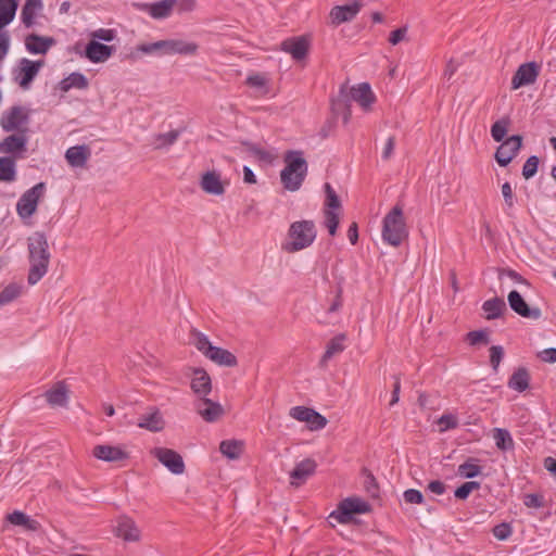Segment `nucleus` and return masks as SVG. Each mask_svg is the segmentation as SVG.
I'll return each instance as SVG.
<instances>
[{
	"label": "nucleus",
	"mask_w": 556,
	"mask_h": 556,
	"mask_svg": "<svg viewBox=\"0 0 556 556\" xmlns=\"http://www.w3.org/2000/svg\"><path fill=\"white\" fill-rule=\"evenodd\" d=\"M29 270L27 282L36 285L48 273L51 253L47 236L42 231H36L27 239Z\"/></svg>",
	"instance_id": "f257e3e1"
},
{
	"label": "nucleus",
	"mask_w": 556,
	"mask_h": 556,
	"mask_svg": "<svg viewBox=\"0 0 556 556\" xmlns=\"http://www.w3.org/2000/svg\"><path fill=\"white\" fill-rule=\"evenodd\" d=\"M285 168L280 172V180L288 191H296L301 188L308 170V165L300 150H289L285 153Z\"/></svg>",
	"instance_id": "f03ea898"
},
{
	"label": "nucleus",
	"mask_w": 556,
	"mask_h": 556,
	"mask_svg": "<svg viewBox=\"0 0 556 556\" xmlns=\"http://www.w3.org/2000/svg\"><path fill=\"white\" fill-rule=\"evenodd\" d=\"M316 236L317 230L313 220L294 222L288 230L289 241L282 244V249L288 253L299 252L311 247Z\"/></svg>",
	"instance_id": "7ed1b4c3"
},
{
	"label": "nucleus",
	"mask_w": 556,
	"mask_h": 556,
	"mask_svg": "<svg viewBox=\"0 0 556 556\" xmlns=\"http://www.w3.org/2000/svg\"><path fill=\"white\" fill-rule=\"evenodd\" d=\"M407 237L403 210L395 205L383 218L382 238L392 247H399Z\"/></svg>",
	"instance_id": "20e7f679"
},
{
	"label": "nucleus",
	"mask_w": 556,
	"mask_h": 556,
	"mask_svg": "<svg viewBox=\"0 0 556 556\" xmlns=\"http://www.w3.org/2000/svg\"><path fill=\"white\" fill-rule=\"evenodd\" d=\"M137 49L143 53L161 51L163 54L193 55L197 53L199 46L195 42L169 39L160 40L152 43H143L138 46Z\"/></svg>",
	"instance_id": "39448f33"
},
{
	"label": "nucleus",
	"mask_w": 556,
	"mask_h": 556,
	"mask_svg": "<svg viewBox=\"0 0 556 556\" xmlns=\"http://www.w3.org/2000/svg\"><path fill=\"white\" fill-rule=\"evenodd\" d=\"M29 123V111L22 105H13L4 111L0 118V125L7 132H26Z\"/></svg>",
	"instance_id": "423d86ee"
},
{
	"label": "nucleus",
	"mask_w": 556,
	"mask_h": 556,
	"mask_svg": "<svg viewBox=\"0 0 556 556\" xmlns=\"http://www.w3.org/2000/svg\"><path fill=\"white\" fill-rule=\"evenodd\" d=\"M46 184L38 182L26 190L16 203V212L23 219L31 217L36 211L40 199L45 195Z\"/></svg>",
	"instance_id": "0eeeda50"
},
{
	"label": "nucleus",
	"mask_w": 556,
	"mask_h": 556,
	"mask_svg": "<svg viewBox=\"0 0 556 556\" xmlns=\"http://www.w3.org/2000/svg\"><path fill=\"white\" fill-rule=\"evenodd\" d=\"M43 61H31L23 58L18 61V65L13 70V79L23 90H28L40 68Z\"/></svg>",
	"instance_id": "6e6552de"
},
{
	"label": "nucleus",
	"mask_w": 556,
	"mask_h": 556,
	"mask_svg": "<svg viewBox=\"0 0 556 556\" xmlns=\"http://www.w3.org/2000/svg\"><path fill=\"white\" fill-rule=\"evenodd\" d=\"M371 510V506L357 497H348L343 500L337 511L331 513L330 517H334L340 523H346L352 519L354 514H366Z\"/></svg>",
	"instance_id": "1a4fd4ad"
},
{
	"label": "nucleus",
	"mask_w": 556,
	"mask_h": 556,
	"mask_svg": "<svg viewBox=\"0 0 556 556\" xmlns=\"http://www.w3.org/2000/svg\"><path fill=\"white\" fill-rule=\"evenodd\" d=\"M150 454L174 475H182L186 470L182 456L175 450L156 446Z\"/></svg>",
	"instance_id": "9d476101"
},
{
	"label": "nucleus",
	"mask_w": 556,
	"mask_h": 556,
	"mask_svg": "<svg viewBox=\"0 0 556 556\" xmlns=\"http://www.w3.org/2000/svg\"><path fill=\"white\" fill-rule=\"evenodd\" d=\"M501 142L494 157L500 166L505 167L517 156L522 147V137L520 135H513Z\"/></svg>",
	"instance_id": "9b49d317"
},
{
	"label": "nucleus",
	"mask_w": 556,
	"mask_h": 556,
	"mask_svg": "<svg viewBox=\"0 0 556 556\" xmlns=\"http://www.w3.org/2000/svg\"><path fill=\"white\" fill-rule=\"evenodd\" d=\"M540 70L541 66L534 61L521 64L511 78V89L516 90L534 84L540 75Z\"/></svg>",
	"instance_id": "f8f14e48"
},
{
	"label": "nucleus",
	"mask_w": 556,
	"mask_h": 556,
	"mask_svg": "<svg viewBox=\"0 0 556 556\" xmlns=\"http://www.w3.org/2000/svg\"><path fill=\"white\" fill-rule=\"evenodd\" d=\"M507 301L510 308L521 317L538 320L542 316L541 309L539 307H530L517 290L508 293Z\"/></svg>",
	"instance_id": "ddd939ff"
},
{
	"label": "nucleus",
	"mask_w": 556,
	"mask_h": 556,
	"mask_svg": "<svg viewBox=\"0 0 556 556\" xmlns=\"http://www.w3.org/2000/svg\"><path fill=\"white\" fill-rule=\"evenodd\" d=\"M92 455L103 462L122 463L129 458V453L121 446L98 444L92 450Z\"/></svg>",
	"instance_id": "4468645a"
},
{
	"label": "nucleus",
	"mask_w": 556,
	"mask_h": 556,
	"mask_svg": "<svg viewBox=\"0 0 556 556\" xmlns=\"http://www.w3.org/2000/svg\"><path fill=\"white\" fill-rule=\"evenodd\" d=\"M363 8L361 0H353L351 3L343 5H336L330 11L332 24L340 25L345 22H351Z\"/></svg>",
	"instance_id": "2eb2a0df"
},
{
	"label": "nucleus",
	"mask_w": 556,
	"mask_h": 556,
	"mask_svg": "<svg viewBox=\"0 0 556 556\" xmlns=\"http://www.w3.org/2000/svg\"><path fill=\"white\" fill-rule=\"evenodd\" d=\"M197 413L206 421L215 422L224 415L223 406L207 397H199L194 403Z\"/></svg>",
	"instance_id": "dca6fc26"
},
{
	"label": "nucleus",
	"mask_w": 556,
	"mask_h": 556,
	"mask_svg": "<svg viewBox=\"0 0 556 556\" xmlns=\"http://www.w3.org/2000/svg\"><path fill=\"white\" fill-rule=\"evenodd\" d=\"M317 463L314 459L305 458L301 460L290 472V484L295 488L300 486L315 473Z\"/></svg>",
	"instance_id": "f3484780"
},
{
	"label": "nucleus",
	"mask_w": 556,
	"mask_h": 556,
	"mask_svg": "<svg viewBox=\"0 0 556 556\" xmlns=\"http://www.w3.org/2000/svg\"><path fill=\"white\" fill-rule=\"evenodd\" d=\"M43 396L51 407H66L70 399V390L65 381H58L45 392Z\"/></svg>",
	"instance_id": "a211bd4d"
},
{
	"label": "nucleus",
	"mask_w": 556,
	"mask_h": 556,
	"mask_svg": "<svg viewBox=\"0 0 556 556\" xmlns=\"http://www.w3.org/2000/svg\"><path fill=\"white\" fill-rule=\"evenodd\" d=\"M114 52L115 48L113 46L90 40L85 48V58L92 63H102L111 58Z\"/></svg>",
	"instance_id": "6ab92c4d"
},
{
	"label": "nucleus",
	"mask_w": 556,
	"mask_h": 556,
	"mask_svg": "<svg viewBox=\"0 0 556 556\" xmlns=\"http://www.w3.org/2000/svg\"><path fill=\"white\" fill-rule=\"evenodd\" d=\"M309 41L303 37H292L281 42V50L290 53L295 61H301L308 53Z\"/></svg>",
	"instance_id": "aec40b11"
},
{
	"label": "nucleus",
	"mask_w": 556,
	"mask_h": 556,
	"mask_svg": "<svg viewBox=\"0 0 556 556\" xmlns=\"http://www.w3.org/2000/svg\"><path fill=\"white\" fill-rule=\"evenodd\" d=\"M193 379L190 387L194 394L200 397H206L212 391V381L210 375L203 368H193Z\"/></svg>",
	"instance_id": "412c9836"
},
{
	"label": "nucleus",
	"mask_w": 556,
	"mask_h": 556,
	"mask_svg": "<svg viewBox=\"0 0 556 556\" xmlns=\"http://www.w3.org/2000/svg\"><path fill=\"white\" fill-rule=\"evenodd\" d=\"M348 94H350V102L355 101L359 103L364 110L369 109L376 100L368 83H362L356 87H352Z\"/></svg>",
	"instance_id": "4be33fe9"
},
{
	"label": "nucleus",
	"mask_w": 556,
	"mask_h": 556,
	"mask_svg": "<svg viewBox=\"0 0 556 556\" xmlns=\"http://www.w3.org/2000/svg\"><path fill=\"white\" fill-rule=\"evenodd\" d=\"M116 534L124 541L128 542H137L140 540L139 528L137 527L136 522L127 516H122L118 518Z\"/></svg>",
	"instance_id": "5701e85b"
},
{
	"label": "nucleus",
	"mask_w": 556,
	"mask_h": 556,
	"mask_svg": "<svg viewBox=\"0 0 556 556\" xmlns=\"http://www.w3.org/2000/svg\"><path fill=\"white\" fill-rule=\"evenodd\" d=\"M331 109L334 115L341 116L344 124H348L351 118V102L350 94L341 87L337 98L331 101Z\"/></svg>",
	"instance_id": "b1692460"
},
{
	"label": "nucleus",
	"mask_w": 556,
	"mask_h": 556,
	"mask_svg": "<svg viewBox=\"0 0 556 556\" xmlns=\"http://www.w3.org/2000/svg\"><path fill=\"white\" fill-rule=\"evenodd\" d=\"M55 43L52 37H42L37 34H29L25 38L26 49L34 54H46L47 51Z\"/></svg>",
	"instance_id": "393cba45"
},
{
	"label": "nucleus",
	"mask_w": 556,
	"mask_h": 556,
	"mask_svg": "<svg viewBox=\"0 0 556 556\" xmlns=\"http://www.w3.org/2000/svg\"><path fill=\"white\" fill-rule=\"evenodd\" d=\"M90 155V148L85 144L71 147L65 152L67 163L73 167H84Z\"/></svg>",
	"instance_id": "a878e982"
},
{
	"label": "nucleus",
	"mask_w": 556,
	"mask_h": 556,
	"mask_svg": "<svg viewBox=\"0 0 556 556\" xmlns=\"http://www.w3.org/2000/svg\"><path fill=\"white\" fill-rule=\"evenodd\" d=\"M138 427L151 432L162 431L165 427V420L159 409L153 408L151 412L143 414L138 421Z\"/></svg>",
	"instance_id": "bb28decb"
},
{
	"label": "nucleus",
	"mask_w": 556,
	"mask_h": 556,
	"mask_svg": "<svg viewBox=\"0 0 556 556\" xmlns=\"http://www.w3.org/2000/svg\"><path fill=\"white\" fill-rule=\"evenodd\" d=\"M25 132H20V135H10L5 137L0 142V152L4 154H13L16 152L25 151L27 138L24 135Z\"/></svg>",
	"instance_id": "cd10ccee"
},
{
	"label": "nucleus",
	"mask_w": 556,
	"mask_h": 556,
	"mask_svg": "<svg viewBox=\"0 0 556 556\" xmlns=\"http://www.w3.org/2000/svg\"><path fill=\"white\" fill-rule=\"evenodd\" d=\"M200 186L208 194L220 195L225 192L224 185L219 174L216 172H206L202 175Z\"/></svg>",
	"instance_id": "c85d7f7f"
},
{
	"label": "nucleus",
	"mask_w": 556,
	"mask_h": 556,
	"mask_svg": "<svg viewBox=\"0 0 556 556\" xmlns=\"http://www.w3.org/2000/svg\"><path fill=\"white\" fill-rule=\"evenodd\" d=\"M219 366L235 367L238 365L237 357L228 350L213 345L205 356Z\"/></svg>",
	"instance_id": "c756f323"
},
{
	"label": "nucleus",
	"mask_w": 556,
	"mask_h": 556,
	"mask_svg": "<svg viewBox=\"0 0 556 556\" xmlns=\"http://www.w3.org/2000/svg\"><path fill=\"white\" fill-rule=\"evenodd\" d=\"M482 309L485 313V319L492 320L500 318L506 311V303L502 298L495 296L486 300L482 304Z\"/></svg>",
	"instance_id": "7c9ffc66"
},
{
	"label": "nucleus",
	"mask_w": 556,
	"mask_h": 556,
	"mask_svg": "<svg viewBox=\"0 0 556 556\" xmlns=\"http://www.w3.org/2000/svg\"><path fill=\"white\" fill-rule=\"evenodd\" d=\"M530 375L527 368L520 367L508 379L507 386L509 389L519 393L529 388Z\"/></svg>",
	"instance_id": "2f4dec72"
},
{
	"label": "nucleus",
	"mask_w": 556,
	"mask_h": 556,
	"mask_svg": "<svg viewBox=\"0 0 556 556\" xmlns=\"http://www.w3.org/2000/svg\"><path fill=\"white\" fill-rule=\"evenodd\" d=\"M88 79L81 73H72L59 83V88L63 92H67L73 88L86 89L88 88Z\"/></svg>",
	"instance_id": "473e14b6"
},
{
	"label": "nucleus",
	"mask_w": 556,
	"mask_h": 556,
	"mask_svg": "<svg viewBox=\"0 0 556 556\" xmlns=\"http://www.w3.org/2000/svg\"><path fill=\"white\" fill-rule=\"evenodd\" d=\"M346 340L345 333H339L333 337L327 344L326 351L321 357V365L326 364L329 359H331L334 355L344 351L345 345L344 342Z\"/></svg>",
	"instance_id": "72a5a7b5"
},
{
	"label": "nucleus",
	"mask_w": 556,
	"mask_h": 556,
	"mask_svg": "<svg viewBox=\"0 0 556 556\" xmlns=\"http://www.w3.org/2000/svg\"><path fill=\"white\" fill-rule=\"evenodd\" d=\"M177 0H160L151 3L150 16L154 20H163L170 16Z\"/></svg>",
	"instance_id": "f704fd0d"
},
{
	"label": "nucleus",
	"mask_w": 556,
	"mask_h": 556,
	"mask_svg": "<svg viewBox=\"0 0 556 556\" xmlns=\"http://www.w3.org/2000/svg\"><path fill=\"white\" fill-rule=\"evenodd\" d=\"M220 453L229 459H238L243 451V443L239 440H224L219 444Z\"/></svg>",
	"instance_id": "c9c22d12"
},
{
	"label": "nucleus",
	"mask_w": 556,
	"mask_h": 556,
	"mask_svg": "<svg viewBox=\"0 0 556 556\" xmlns=\"http://www.w3.org/2000/svg\"><path fill=\"white\" fill-rule=\"evenodd\" d=\"M41 0H26L21 14L22 22L26 27H30L34 25L36 12L37 10L41 9Z\"/></svg>",
	"instance_id": "e433bc0d"
},
{
	"label": "nucleus",
	"mask_w": 556,
	"mask_h": 556,
	"mask_svg": "<svg viewBox=\"0 0 556 556\" xmlns=\"http://www.w3.org/2000/svg\"><path fill=\"white\" fill-rule=\"evenodd\" d=\"M482 467L478 465V459L469 457L465 463L458 466L460 477L472 479L481 473Z\"/></svg>",
	"instance_id": "4c0bfd02"
},
{
	"label": "nucleus",
	"mask_w": 556,
	"mask_h": 556,
	"mask_svg": "<svg viewBox=\"0 0 556 556\" xmlns=\"http://www.w3.org/2000/svg\"><path fill=\"white\" fill-rule=\"evenodd\" d=\"M16 177L15 162L12 157H0V181H13Z\"/></svg>",
	"instance_id": "58836bf2"
},
{
	"label": "nucleus",
	"mask_w": 556,
	"mask_h": 556,
	"mask_svg": "<svg viewBox=\"0 0 556 556\" xmlns=\"http://www.w3.org/2000/svg\"><path fill=\"white\" fill-rule=\"evenodd\" d=\"M493 438L495 445L501 451H509L514 448V440L508 430L495 428Z\"/></svg>",
	"instance_id": "ea45409f"
},
{
	"label": "nucleus",
	"mask_w": 556,
	"mask_h": 556,
	"mask_svg": "<svg viewBox=\"0 0 556 556\" xmlns=\"http://www.w3.org/2000/svg\"><path fill=\"white\" fill-rule=\"evenodd\" d=\"M17 7L16 0H0V20L9 25L15 17Z\"/></svg>",
	"instance_id": "a19ab883"
},
{
	"label": "nucleus",
	"mask_w": 556,
	"mask_h": 556,
	"mask_svg": "<svg viewBox=\"0 0 556 556\" xmlns=\"http://www.w3.org/2000/svg\"><path fill=\"white\" fill-rule=\"evenodd\" d=\"M190 338L191 343L197 348V350L200 351L204 356H206L207 353L210 352V348L213 346L208 338L197 329L191 330Z\"/></svg>",
	"instance_id": "79ce46f5"
},
{
	"label": "nucleus",
	"mask_w": 556,
	"mask_h": 556,
	"mask_svg": "<svg viewBox=\"0 0 556 556\" xmlns=\"http://www.w3.org/2000/svg\"><path fill=\"white\" fill-rule=\"evenodd\" d=\"M509 125H510V118L508 116H505V117L496 121L491 126V136H492L493 140L496 142L503 141L508 131Z\"/></svg>",
	"instance_id": "37998d69"
},
{
	"label": "nucleus",
	"mask_w": 556,
	"mask_h": 556,
	"mask_svg": "<svg viewBox=\"0 0 556 556\" xmlns=\"http://www.w3.org/2000/svg\"><path fill=\"white\" fill-rule=\"evenodd\" d=\"M324 189L326 193L324 210L342 211L341 201L332 186L326 182Z\"/></svg>",
	"instance_id": "c03bdc74"
},
{
	"label": "nucleus",
	"mask_w": 556,
	"mask_h": 556,
	"mask_svg": "<svg viewBox=\"0 0 556 556\" xmlns=\"http://www.w3.org/2000/svg\"><path fill=\"white\" fill-rule=\"evenodd\" d=\"M342 211L324 210L325 226L328 229L330 236L337 233V229L340 223V215Z\"/></svg>",
	"instance_id": "a18cd8bd"
},
{
	"label": "nucleus",
	"mask_w": 556,
	"mask_h": 556,
	"mask_svg": "<svg viewBox=\"0 0 556 556\" xmlns=\"http://www.w3.org/2000/svg\"><path fill=\"white\" fill-rule=\"evenodd\" d=\"M22 288L16 283H10L0 291V305H5L21 295Z\"/></svg>",
	"instance_id": "49530a36"
},
{
	"label": "nucleus",
	"mask_w": 556,
	"mask_h": 556,
	"mask_svg": "<svg viewBox=\"0 0 556 556\" xmlns=\"http://www.w3.org/2000/svg\"><path fill=\"white\" fill-rule=\"evenodd\" d=\"M8 520L15 526H24L27 529L35 530L37 522L30 519L27 515L22 511L15 510L8 515Z\"/></svg>",
	"instance_id": "de8ad7c7"
},
{
	"label": "nucleus",
	"mask_w": 556,
	"mask_h": 556,
	"mask_svg": "<svg viewBox=\"0 0 556 556\" xmlns=\"http://www.w3.org/2000/svg\"><path fill=\"white\" fill-rule=\"evenodd\" d=\"M362 473L365 477L364 486L366 492L374 498L379 496V486L375 476L367 468H363Z\"/></svg>",
	"instance_id": "09e8293b"
},
{
	"label": "nucleus",
	"mask_w": 556,
	"mask_h": 556,
	"mask_svg": "<svg viewBox=\"0 0 556 556\" xmlns=\"http://www.w3.org/2000/svg\"><path fill=\"white\" fill-rule=\"evenodd\" d=\"M466 341L470 345L488 344L490 342L489 331L486 329L469 331L466 334Z\"/></svg>",
	"instance_id": "8fccbe9b"
},
{
	"label": "nucleus",
	"mask_w": 556,
	"mask_h": 556,
	"mask_svg": "<svg viewBox=\"0 0 556 556\" xmlns=\"http://www.w3.org/2000/svg\"><path fill=\"white\" fill-rule=\"evenodd\" d=\"M179 135H180L179 130H170V131L165 132V134L156 135V137H155V148L156 149H162V148L172 146L178 139Z\"/></svg>",
	"instance_id": "3c124183"
},
{
	"label": "nucleus",
	"mask_w": 556,
	"mask_h": 556,
	"mask_svg": "<svg viewBox=\"0 0 556 556\" xmlns=\"http://www.w3.org/2000/svg\"><path fill=\"white\" fill-rule=\"evenodd\" d=\"M306 424H307V428L311 431H318V430L324 429L327 426L328 420L325 416H323L321 414H319L318 412L313 409Z\"/></svg>",
	"instance_id": "603ef678"
},
{
	"label": "nucleus",
	"mask_w": 556,
	"mask_h": 556,
	"mask_svg": "<svg viewBox=\"0 0 556 556\" xmlns=\"http://www.w3.org/2000/svg\"><path fill=\"white\" fill-rule=\"evenodd\" d=\"M479 488H480L479 482L468 481V482L463 483L460 486H458L455 490L454 495L456 498L464 501V500L468 498V496L470 495V493L473 490H478Z\"/></svg>",
	"instance_id": "864d4df0"
},
{
	"label": "nucleus",
	"mask_w": 556,
	"mask_h": 556,
	"mask_svg": "<svg viewBox=\"0 0 556 556\" xmlns=\"http://www.w3.org/2000/svg\"><path fill=\"white\" fill-rule=\"evenodd\" d=\"M539 163L540 160L536 155L528 157V160L525 162L522 166V176L525 177V179H530L536 174Z\"/></svg>",
	"instance_id": "5fc2aeb1"
},
{
	"label": "nucleus",
	"mask_w": 556,
	"mask_h": 556,
	"mask_svg": "<svg viewBox=\"0 0 556 556\" xmlns=\"http://www.w3.org/2000/svg\"><path fill=\"white\" fill-rule=\"evenodd\" d=\"M504 357V349L501 345L490 348V365L494 372L498 371V366Z\"/></svg>",
	"instance_id": "6e6d98bb"
},
{
	"label": "nucleus",
	"mask_w": 556,
	"mask_h": 556,
	"mask_svg": "<svg viewBox=\"0 0 556 556\" xmlns=\"http://www.w3.org/2000/svg\"><path fill=\"white\" fill-rule=\"evenodd\" d=\"M90 37H91V40H97V41L102 40L105 42H110L116 38V31H115V29H110V28H99V29L93 30L90 34Z\"/></svg>",
	"instance_id": "4d7b16f0"
},
{
	"label": "nucleus",
	"mask_w": 556,
	"mask_h": 556,
	"mask_svg": "<svg viewBox=\"0 0 556 556\" xmlns=\"http://www.w3.org/2000/svg\"><path fill=\"white\" fill-rule=\"evenodd\" d=\"M313 408L305 406H294L290 409V416L299 421L307 422Z\"/></svg>",
	"instance_id": "13d9d810"
},
{
	"label": "nucleus",
	"mask_w": 556,
	"mask_h": 556,
	"mask_svg": "<svg viewBox=\"0 0 556 556\" xmlns=\"http://www.w3.org/2000/svg\"><path fill=\"white\" fill-rule=\"evenodd\" d=\"M511 532L510 525L506 522L496 525L492 530L493 535L501 541L507 540L511 535Z\"/></svg>",
	"instance_id": "bf43d9fd"
},
{
	"label": "nucleus",
	"mask_w": 556,
	"mask_h": 556,
	"mask_svg": "<svg viewBox=\"0 0 556 556\" xmlns=\"http://www.w3.org/2000/svg\"><path fill=\"white\" fill-rule=\"evenodd\" d=\"M245 146L248 147V150L260 161H264L267 163H270L273 161V155L268 151L263 150L252 143H245Z\"/></svg>",
	"instance_id": "052dcab7"
},
{
	"label": "nucleus",
	"mask_w": 556,
	"mask_h": 556,
	"mask_svg": "<svg viewBox=\"0 0 556 556\" xmlns=\"http://www.w3.org/2000/svg\"><path fill=\"white\" fill-rule=\"evenodd\" d=\"M523 504L529 508H541L544 506V498L535 493L526 494L523 496Z\"/></svg>",
	"instance_id": "680f3d73"
},
{
	"label": "nucleus",
	"mask_w": 556,
	"mask_h": 556,
	"mask_svg": "<svg viewBox=\"0 0 556 556\" xmlns=\"http://www.w3.org/2000/svg\"><path fill=\"white\" fill-rule=\"evenodd\" d=\"M502 194H503L506 206L508 208H513L515 206L516 197H515L513 188L508 181H506L502 185Z\"/></svg>",
	"instance_id": "e2e57ef3"
},
{
	"label": "nucleus",
	"mask_w": 556,
	"mask_h": 556,
	"mask_svg": "<svg viewBox=\"0 0 556 556\" xmlns=\"http://www.w3.org/2000/svg\"><path fill=\"white\" fill-rule=\"evenodd\" d=\"M404 501L408 504H421L424 495L419 490L408 489L403 494Z\"/></svg>",
	"instance_id": "0e129e2a"
},
{
	"label": "nucleus",
	"mask_w": 556,
	"mask_h": 556,
	"mask_svg": "<svg viewBox=\"0 0 556 556\" xmlns=\"http://www.w3.org/2000/svg\"><path fill=\"white\" fill-rule=\"evenodd\" d=\"M438 424L440 426H444L442 430L455 429L458 426L457 418L451 414L442 415L439 418Z\"/></svg>",
	"instance_id": "69168bd1"
},
{
	"label": "nucleus",
	"mask_w": 556,
	"mask_h": 556,
	"mask_svg": "<svg viewBox=\"0 0 556 556\" xmlns=\"http://www.w3.org/2000/svg\"><path fill=\"white\" fill-rule=\"evenodd\" d=\"M406 34H407V26L400 27L390 33L389 42L392 46H395L405 39Z\"/></svg>",
	"instance_id": "338daca9"
},
{
	"label": "nucleus",
	"mask_w": 556,
	"mask_h": 556,
	"mask_svg": "<svg viewBox=\"0 0 556 556\" xmlns=\"http://www.w3.org/2000/svg\"><path fill=\"white\" fill-rule=\"evenodd\" d=\"M539 357L545 363L554 364L556 362V349H545L539 353Z\"/></svg>",
	"instance_id": "774afa93"
}]
</instances>
